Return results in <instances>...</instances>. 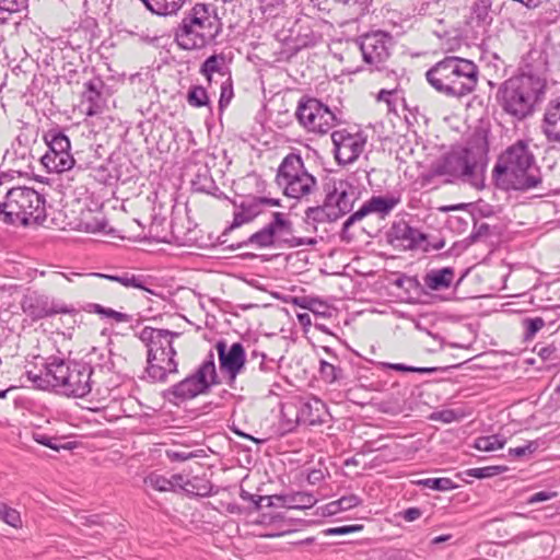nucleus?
<instances>
[{
    "label": "nucleus",
    "instance_id": "obj_1",
    "mask_svg": "<svg viewBox=\"0 0 560 560\" xmlns=\"http://www.w3.org/2000/svg\"><path fill=\"white\" fill-rule=\"evenodd\" d=\"M489 132L476 129L466 145L452 148L434 161L427 173L424 182H431L439 176H447V183L457 179L467 182L476 188L483 187V174L489 162Z\"/></svg>",
    "mask_w": 560,
    "mask_h": 560
},
{
    "label": "nucleus",
    "instance_id": "obj_2",
    "mask_svg": "<svg viewBox=\"0 0 560 560\" xmlns=\"http://www.w3.org/2000/svg\"><path fill=\"white\" fill-rule=\"evenodd\" d=\"M546 89V79L535 73L530 63H524L515 74L499 84L495 102L504 114L523 121L533 116L542 103Z\"/></svg>",
    "mask_w": 560,
    "mask_h": 560
},
{
    "label": "nucleus",
    "instance_id": "obj_3",
    "mask_svg": "<svg viewBox=\"0 0 560 560\" xmlns=\"http://www.w3.org/2000/svg\"><path fill=\"white\" fill-rule=\"evenodd\" d=\"M93 359L90 362L50 357L44 364L45 373L26 371L25 375L37 389L58 388L67 397L84 398L92 392Z\"/></svg>",
    "mask_w": 560,
    "mask_h": 560
},
{
    "label": "nucleus",
    "instance_id": "obj_4",
    "mask_svg": "<svg viewBox=\"0 0 560 560\" xmlns=\"http://www.w3.org/2000/svg\"><path fill=\"white\" fill-rule=\"evenodd\" d=\"M492 179L495 187L504 191H527L541 185L540 168L528 141L520 139L500 153Z\"/></svg>",
    "mask_w": 560,
    "mask_h": 560
},
{
    "label": "nucleus",
    "instance_id": "obj_5",
    "mask_svg": "<svg viewBox=\"0 0 560 560\" xmlns=\"http://www.w3.org/2000/svg\"><path fill=\"white\" fill-rule=\"evenodd\" d=\"M425 79L438 93L462 98L476 90L479 68L471 60L446 56L427 70Z\"/></svg>",
    "mask_w": 560,
    "mask_h": 560
},
{
    "label": "nucleus",
    "instance_id": "obj_6",
    "mask_svg": "<svg viewBox=\"0 0 560 560\" xmlns=\"http://www.w3.org/2000/svg\"><path fill=\"white\" fill-rule=\"evenodd\" d=\"M46 218V199L32 187L11 185L0 200V222L4 225L42 224Z\"/></svg>",
    "mask_w": 560,
    "mask_h": 560
},
{
    "label": "nucleus",
    "instance_id": "obj_7",
    "mask_svg": "<svg viewBox=\"0 0 560 560\" xmlns=\"http://www.w3.org/2000/svg\"><path fill=\"white\" fill-rule=\"evenodd\" d=\"M212 4L196 3L174 28V39L184 50L201 49L219 35L220 23Z\"/></svg>",
    "mask_w": 560,
    "mask_h": 560
},
{
    "label": "nucleus",
    "instance_id": "obj_8",
    "mask_svg": "<svg viewBox=\"0 0 560 560\" xmlns=\"http://www.w3.org/2000/svg\"><path fill=\"white\" fill-rule=\"evenodd\" d=\"M220 383L221 381L215 368L214 353L210 350L206 359L192 373L162 390L161 396L170 404L179 406L200 395L209 394L212 386Z\"/></svg>",
    "mask_w": 560,
    "mask_h": 560
},
{
    "label": "nucleus",
    "instance_id": "obj_9",
    "mask_svg": "<svg viewBox=\"0 0 560 560\" xmlns=\"http://www.w3.org/2000/svg\"><path fill=\"white\" fill-rule=\"evenodd\" d=\"M322 188L324 200L340 219L352 211L360 195L359 180L354 174L337 177L328 173L323 178Z\"/></svg>",
    "mask_w": 560,
    "mask_h": 560
},
{
    "label": "nucleus",
    "instance_id": "obj_10",
    "mask_svg": "<svg viewBox=\"0 0 560 560\" xmlns=\"http://www.w3.org/2000/svg\"><path fill=\"white\" fill-rule=\"evenodd\" d=\"M43 140L48 151L42 156L40 162L48 172L62 173L71 170L81 162V158H74L70 153L71 142L65 130L55 125L43 135Z\"/></svg>",
    "mask_w": 560,
    "mask_h": 560
},
{
    "label": "nucleus",
    "instance_id": "obj_11",
    "mask_svg": "<svg viewBox=\"0 0 560 560\" xmlns=\"http://www.w3.org/2000/svg\"><path fill=\"white\" fill-rule=\"evenodd\" d=\"M22 312L36 323L59 314L75 315L77 308L39 290L27 289L20 301Z\"/></svg>",
    "mask_w": 560,
    "mask_h": 560
},
{
    "label": "nucleus",
    "instance_id": "obj_12",
    "mask_svg": "<svg viewBox=\"0 0 560 560\" xmlns=\"http://www.w3.org/2000/svg\"><path fill=\"white\" fill-rule=\"evenodd\" d=\"M316 244L317 240L315 237L279 236L276 234L272 222L270 221L265 226L249 235L246 240L232 244L226 243L225 245H223V250L234 252L245 246H254L257 249L270 247L295 248L304 245L315 246Z\"/></svg>",
    "mask_w": 560,
    "mask_h": 560
},
{
    "label": "nucleus",
    "instance_id": "obj_13",
    "mask_svg": "<svg viewBox=\"0 0 560 560\" xmlns=\"http://www.w3.org/2000/svg\"><path fill=\"white\" fill-rule=\"evenodd\" d=\"M155 224L150 226L148 238L156 243L173 244L176 246H192L198 244L200 231L197 223L185 214H174L171 220V231L164 234L153 233Z\"/></svg>",
    "mask_w": 560,
    "mask_h": 560
},
{
    "label": "nucleus",
    "instance_id": "obj_14",
    "mask_svg": "<svg viewBox=\"0 0 560 560\" xmlns=\"http://www.w3.org/2000/svg\"><path fill=\"white\" fill-rule=\"evenodd\" d=\"M363 61L370 65L371 70L382 71L386 69L385 62L390 57L393 37L382 31L368 33L355 39Z\"/></svg>",
    "mask_w": 560,
    "mask_h": 560
},
{
    "label": "nucleus",
    "instance_id": "obj_15",
    "mask_svg": "<svg viewBox=\"0 0 560 560\" xmlns=\"http://www.w3.org/2000/svg\"><path fill=\"white\" fill-rule=\"evenodd\" d=\"M214 347L219 357L220 371L228 375V384L234 388L236 377L246 364L245 348L241 342H234L228 348L224 339L218 340Z\"/></svg>",
    "mask_w": 560,
    "mask_h": 560
},
{
    "label": "nucleus",
    "instance_id": "obj_16",
    "mask_svg": "<svg viewBox=\"0 0 560 560\" xmlns=\"http://www.w3.org/2000/svg\"><path fill=\"white\" fill-rule=\"evenodd\" d=\"M334 155L339 165L354 162L363 152L366 136L362 132L351 133L346 129L336 130L331 133Z\"/></svg>",
    "mask_w": 560,
    "mask_h": 560
},
{
    "label": "nucleus",
    "instance_id": "obj_17",
    "mask_svg": "<svg viewBox=\"0 0 560 560\" xmlns=\"http://www.w3.org/2000/svg\"><path fill=\"white\" fill-rule=\"evenodd\" d=\"M427 238L428 234L411 226L402 219L393 222L389 230L386 232L387 243L394 247H400L404 250L419 249Z\"/></svg>",
    "mask_w": 560,
    "mask_h": 560
},
{
    "label": "nucleus",
    "instance_id": "obj_18",
    "mask_svg": "<svg viewBox=\"0 0 560 560\" xmlns=\"http://www.w3.org/2000/svg\"><path fill=\"white\" fill-rule=\"evenodd\" d=\"M233 206L238 209L233 214V221L223 230L218 236L217 244L225 245L228 243V235L235 229L244 224L253 222L258 215L264 212L261 203L258 202V196H248L240 203L232 201Z\"/></svg>",
    "mask_w": 560,
    "mask_h": 560
},
{
    "label": "nucleus",
    "instance_id": "obj_19",
    "mask_svg": "<svg viewBox=\"0 0 560 560\" xmlns=\"http://www.w3.org/2000/svg\"><path fill=\"white\" fill-rule=\"evenodd\" d=\"M177 354L147 351L145 373L152 383H166L170 375L178 374Z\"/></svg>",
    "mask_w": 560,
    "mask_h": 560
},
{
    "label": "nucleus",
    "instance_id": "obj_20",
    "mask_svg": "<svg viewBox=\"0 0 560 560\" xmlns=\"http://www.w3.org/2000/svg\"><path fill=\"white\" fill-rule=\"evenodd\" d=\"M301 424L314 427L327 422L329 417L326 404L316 397L294 399Z\"/></svg>",
    "mask_w": 560,
    "mask_h": 560
},
{
    "label": "nucleus",
    "instance_id": "obj_21",
    "mask_svg": "<svg viewBox=\"0 0 560 560\" xmlns=\"http://www.w3.org/2000/svg\"><path fill=\"white\" fill-rule=\"evenodd\" d=\"M180 335L182 334L177 331L145 326L140 331L139 339L145 345L148 351L160 352L164 350V352L168 351V353L177 354L173 340Z\"/></svg>",
    "mask_w": 560,
    "mask_h": 560
},
{
    "label": "nucleus",
    "instance_id": "obj_22",
    "mask_svg": "<svg viewBox=\"0 0 560 560\" xmlns=\"http://www.w3.org/2000/svg\"><path fill=\"white\" fill-rule=\"evenodd\" d=\"M277 185L283 189L284 196L300 199L304 196H308L315 190L317 186V179L307 171H304L303 175H292L288 177L287 180H282L281 184Z\"/></svg>",
    "mask_w": 560,
    "mask_h": 560
},
{
    "label": "nucleus",
    "instance_id": "obj_23",
    "mask_svg": "<svg viewBox=\"0 0 560 560\" xmlns=\"http://www.w3.org/2000/svg\"><path fill=\"white\" fill-rule=\"evenodd\" d=\"M322 108V101L316 97L302 96L298 103L295 110V117L301 126L307 129L310 132L316 133L315 121L316 113H319Z\"/></svg>",
    "mask_w": 560,
    "mask_h": 560
},
{
    "label": "nucleus",
    "instance_id": "obj_24",
    "mask_svg": "<svg viewBox=\"0 0 560 560\" xmlns=\"http://www.w3.org/2000/svg\"><path fill=\"white\" fill-rule=\"evenodd\" d=\"M191 189L196 192H203L220 198L224 194L217 186L210 167L207 164H195V172L190 180Z\"/></svg>",
    "mask_w": 560,
    "mask_h": 560
},
{
    "label": "nucleus",
    "instance_id": "obj_25",
    "mask_svg": "<svg viewBox=\"0 0 560 560\" xmlns=\"http://www.w3.org/2000/svg\"><path fill=\"white\" fill-rule=\"evenodd\" d=\"M542 121L547 139L560 142V96L549 102Z\"/></svg>",
    "mask_w": 560,
    "mask_h": 560
},
{
    "label": "nucleus",
    "instance_id": "obj_26",
    "mask_svg": "<svg viewBox=\"0 0 560 560\" xmlns=\"http://www.w3.org/2000/svg\"><path fill=\"white\" fill-rule=\"evenodd\" d=\"M300 424V416L294 399L282 404L280 409V420L275 429V434L277 436H284L294 432Z\"/></svg>",
    "mask_w": 560,
    "mask_h": 560
},
{
    "label": "nucleus",
    "instance_id": "obj_27",
    "mask_svg": "<svg viewBox=\"0 0 560 560\" xmlns=\"http://www.w3.org/2000/svg\"><path fill=\"white\" fill-rule=\"evenodd\" d=\"M79 170H91V176L98 183L104 184L106 186H113L117 182L121 180L122 183L126 179H121L120 173L116 166H112L110 163L93 165L92 163H82L78 164Z\"/></svg>",
    "mask_w": 560,
    "mask_h": 560
},
{
    "label": "nucleus",
    "instance_id": "obj_28",
    "mask_svg": "<svg viewBox=\"0 0 560 560\" xmlns=\"http://www.w3.org/2000/svg\"><path fill=\"white\" fill-rule=\"evenodd\" d=\"M454 278L455 269L453 267H443L429 270L423 276V283L431 291H442L453 285Z\"/></svg>",
    "mask_w": 560,
    "mask_h": 560
},
{
    "label": "nucleus",
    "instance_id": "obj_29",
    "mask_svg": "<svg viewBox=\"0 0 560 560\" xmlns=\"http://www.w3.org/2000/svg\"><path fill=\"white\" fill-rule=\"evenodd\" d=\"M84 90L82 97L90 105L86 110L89 116H93L101 109L102 90L105 86L104 81L101 77L94 75L93 78L83 82Z\"/></svg>",
    "mask_w": 560,
    "mask_h": 560
},
{
    "label": "nucleus",
    "instance_id": "obj_30",
    "mask_svg": "<svg viewBox=\"0 0 560 560\" xmlns=\"http://www.w3.org/2000/svg\"><path fill=\"white\" fill-rule=\"evenodd\" d=\"M340 218L335 213L330 206L323 200L322 205L312 206L306 208L303 221L305 224L313 225V231H317V224L332 223Z\"/></svg>",
    "mask_w": 560,
    "mask_h": 560
},
{
    "label": "nucleus",
    "instance_id": "obj_31",
    "mask_svg": "<svg viewBox=\"0 0 560 560\" xmlns=\"http://www.w3.org/2000/svg\"><path fill=\"white\" fill-rule=\"evenodd\" d=\"M304 171L306 168L301 154L291 152L280 163L276 174V183L281 184L282 180H287L292 175H303Z\"/></svg>",
    "mask_w": 560,
    "mask_h": 560
},
{
    "label": "nucleus",
    "instance_id": "obj_32",
    "mask_svg": "<svg viewBox=\"0 0 560 560\" xmlns=\"http://www.w3.org/2000/svg\"><path fill=\"white\" fill-rule=\"evenodd\" d=\"M278 500H281V508L292 509V510H306L313 508L317 499L312 492L305 491H296L290 493H282V497H279Z\"/></svg>",
    "mask_w": 560,
    "mask_h": 560
},
{
    "label": "nucleus",
    "instance_id": "obj_33",
    "mask_svg": "<svg viewBox=\"0 0 560 560\" xmlns=\"http://www.w3.org/2000/svg\"><path fill=\"white\" fill-rule=\"evenodd\" d=\"M451 210H467L472 221H479L480 219L490 218L495 214L494 207L485 202L483 200H478L477 202L457 203L443 208V211Z\"/></svg>",
    "mask_w": 560,
    "mask_h": 560
},
{
    "label": "nucleus",
    "instance_id": "obj_34",
    "mask_svg": "<svg viewBox=\"0 0 560 560\" xmlns=\"http://www.w3.org/2000/svg\"><path fill=\"white\" fill-rule=\"evenodd\" d=\"M93 277L106 279L109 281L118 282L126 288H136L150 293H154L152 290L147 288L144 276L142 275H132L129 272H124L122 275H108L102 272H93L91 273Z\"/></svg>",
    "mask_w": 560,
    "mask_h": 560
},
{
    "label": "nucleus",
    "instance_id": "obj_35",
    "mask_svg": "<svg viewBox=\"0 0 560 560\" xmlns=\"http://www.w3.org/2000/svg\"><path fill=\"white\" fill-rule=\"evenodd\" d=\"M147 10L159 16L175 15L186 0H140Z\"/></svg>",
    "mask_w": 560,
    "mask_h": 560
},
{
    "label": "nucleus",
    "instance_id": "obj_36",
    "mask_svg": "<svg viewBox=\"0 0 560 560\" xmlns=\"http://www.w3.org/2000/svg\"><path fill=\"white\" fill-rule=\"evenodd\" d=\"M292 304L299 306L303 310L312 312L316 317H330L331 312L325 302L320 301L318 298L311 296H293Z\"/></svg>",
    "mask_w": 560,
    "mask_h": 560
},
{
    "label": "nucleus",
    "instance_id": "obj_37",
    "mask_svg": "<svg viewBox=\"0 0 560 560\" xmlns=\"http://www.w3.org/2000/svg\"><path fill=\"white\" fill-rule=\"evenodd\" d=\"M492 1L493 0H474L470 7L469 19L471 22H475L477 26L491 24L492 16L490 15V11L492 8Z\"/></svg>",
    "mask_w": 560,
    "mask_h": 560
},
{
    "label": "nucleus",
    "instance_id": "obj_38",
    "mask_svg": "<svg viewBox=\"0 0 560 560\" xmlns=\"http://www.w3.org/2000/svg\"><path fill=\"white\" fill-rule=\"evenodd\" d=\"M186 483L184 494L188 498H207L215 493L213 491V485L207 479L194 477L192 479H186Z\"/></svg>",
    "mask_w": 560,
    "mask_h": 560
},
{
    "label": "nucleus",
    "instance_id": "obj_39",
    "mask_svg": "<svg viewBox=\"0 0 560 560\" xmlns=\"http://www.w3.org/2000/svg\"><path fill=\"white\" fill-rule=\"evenodd\" d=\"M315 121H317L316 133L318 135H325L336 125L341 124V119L323 102L319 113H316Z\"/></svg>",
    "mask_w": 560,
    "mask_h": 560
},
{
    "label": "nucleus",
    "instance_id": "obj_40",
    "mask_svg": "<svg viewBox=\"0 0 560 560\" xmlns=\"http://www.w3.org/2000/svg\"><path fill=\"white\" fill-rule=\"evenodd\" d=\"M225 62V56L223 54H213L206 58V60L200 66V73L205 75L208 82L212 81V74L214 72L220 73L221 75H229V70L224 69L222 65Z\"/></svg>",
    "mask_w": 560,
    "mask_h": 560
},
{
    "label": "nucleus",
    "instance_id": "obj_41",
    "mask_svg": "<svg viewBox=\"0 0 560 560\" xmlns=\"http://www.w3.org/2000/svg\"><path fill=\"white\" fill-rule=\"evenodd\" d=\"M508 470L506 466H486L478 468H469L465 471L458 472L456 475L457 478L462 479L465 482H470L466 477H472L477 479H486L491 478Z\"/></svg>",
    "mask_w": 560,
    "mask_h": 560
},
{
    "label": "nucleus",
    "instance_id": "obj_42",
    "mask_svg": "<svg viewBox=\"0 0 560 560\" xmlns=\"http://www.w3.org/2000/svg\"><path fill=\"white\" fill-rule=\"evenodd\" d=\"M399 201L400 199L395 196H373L368 200L372 212L381 214L382 218L387 215Z\"/></svg>",
    "mask_w": 560,
    "mask_h": 560
},
{
    "label": "nucleus",
    "instance_id": "obj_43",
    "mask_svg": "<svg viewBox=\"0 0 560 560\" xmlns=\"http://www.w3.org/2000/svg\"><path fill=\"white\" fill-rule=\"evenodd\" d=\"M412 483L417 487L429 488L434 491H448L458 488V485L447 477L418 479L413 480Z\"/></svg>",
    "mask_w": 560,
    "mask_h": 560
},
{
    "label": "nucleus",
    "instance_id": "obj_44",
    "mask_svg": "<svg viewBox=\"0 0 560 560\" xmlns=\"http://www.w3.org/2000/svg\"><path fill=\"white\" fill-rule=\"evenodd\" d=\"M555 320H547L545 317H525L522 319V325L525 328L523 339L525 341L532 340L544 326H552Z\"/></svg>",
    "mask_w": 560,
    "mask_h": 560
},
{
    "label": "nucleus",
    "instance_id": "obj_45",
    "mask_svg": "<svg viewBox=\"0 0 560 560\" xmlns=\"http://www.w3.org/2000/svg\"><path fill=\"white\" fill-rule=\"evenodd\" d=\"M186 100L190 106L196 108L205 106L211 107V102L208 92L206 88H203L202 85H191L188 89Z\"/></svg>",
    "mask_w": 560,
    "mask_h": 560
},
{
    "label": "nucleus",
    "instance_id": "obj_46",
    "mask_svg": "<svg viewBox=\"0 0 560 560\" xmlns=\"http://www.w3.org/2000/svg\"><path fill=\"white\" fill-rule=\"evenodd\" d=\"M271 222L277 235L282 237L293 236V223L288 219L285 213L279 211L272 212Z\"/></svg>",
    "mask_w": 560,
    "mask_h": 560
},
{
    "label": "nucleus",
    "instance_id": "obj_47",
    "mask_svg": "<svg viewBox=\"0 0 560 560\" xmlns=\"http://www.w3.org/2000/svg\"><path fill=\"white\" fill-rule=\"evenodd\" d=\"M33 439L38 444L46 446L50 450L57 451V452L60 450L71 451L75 447L74 442H67V443L61 444V443H59V441L61 440L60 438L49 436V435L43 434V433H34Z\"/></svg>",
    "mask_w": 560,
    "mask_h": 560
},
{
    "label": "nucleus",
    "instance_id": "obj_48",
    "mask_svg": "<svg viewBox=\"0 0 560 560\" xmlns=\"http://www.w3.org/2000/svg\"><path fill=\"white\" fill-rule=\"evenodd\" d=\"M505 442V439L500 434L480 436L476 439L474 447L479 451L491 452L503 448Z\"/></svg>",
    "mask_w": 560,
    "mask_h": 560
},
{
    "label": "nucleus",
    "instance_id": "obj_49",
    "mask_svg": "<svg viewBox=\"0 0 560 560\" xmlns=\"http://www.w3.org/2000/svg\"><path fill=\"white\" fill-rule=\"evenodd\" d=\"M319 375L327 383H335L345 377L343 370L340 366L325 360L319 361Z\"/></svg>",
    "mask_w": 560,
    "mask_h": 560
},
{
    "label": "nucleus",
    "instance_id": "obj_50",
    "mask_svg": "<svg viewBox=\"0 0 560 560\" xmlns=\"http://www.w3.org/2000/svg\"><path fill=\"white\" fill-rule=\"evenodd\" d=\"M492 235V228L488 223H480L479 221H472L471 233L463 241L466 246H469L480 240H485Z\"/></svg>",
    "mask_w": 560,
    "mask_h": 560
},
{
    "label": "nucleus",
    "instance_id": "obj_51",
    "mask_svg": "<svg viewBox=\"0 0 560 560\" xmlns=\"http://www.w3.org/2000/svg\"><path fill=\"white\" fill-rule=\"evenodd\" d=\"M62 71H63L62 74L57 75L56 79H57V81L63 80L69 85L80 84L82 75H84L89 72L88 67H83L82 71L80 72L77 68L72 67L71 62H69L68 65H65L62 67Z\"/></svg>",
    "mask_w": 560,
    "mask_h": 560
},
{
    "label": "nucleus",
    "instance_id": "obj_52",
    "mask_svg": "<svg viewBox=\"0 0 560 560\" xmlns=\"http://www.w3.org/2000/svg\"><path fill=\"white\" fill-rule=\"evenodd\" d=\"M233 97V80L231 77V72H229L226 80L223 81L220 86L219 110L223 112L229 106Z\"/></svg>",
    "mask_w": 560,
    "mask_h": 560
},
{
    "label": "nucleus",
    "instance_id": "obj_53",
    "mask_svg": "<svg viewBox=\"0 0 560 560\" xmlns=\"http://www.w3.org/2000/svg\"><path fill=\"white\" fill-rule=\"evenodd\" d=\"M0 520L14 528L22 526L20 512L2 502H0Z\"/></svg>",
    "mask_w": 560,
    "mask_h": 560
},
{
    "label": "nucleus",
    "instance_id": "obj_54",
    "mask_svg": "<svg viewBox=\"0 0 560 560\" xmlns=\"http://www.w3.org/2000/svg\"><path fill=\"white\" fill-rule=\"evenodd\" d=\"M97 355L96 361L94 362L95 366L100 369L102 372H114L115 371V363L113 361V353L110 350L107 352H97L96 348H93L91 355Z\"/></svg>",
    "mask_w": 560,
    "mask_h": 560
},
{
    "label": "nucleus",
    "instance_id": "obj_55",
    "mask_svg": "<svg viewBox=\"0 0 560 560\" xmlns=\"http://www.w3.org/2000/svg\"><path fill=\"white\" fill-rule=\"evenodd\" d=\"M393 284L398 289L405 290L406 292L422 289L421 283L416 276H407L405 273L398 275V277L393 280Z\"/></svg>",
    "mask_w": 560,
    "mask_h": 560
},
{
    "label": "nucleus",
    "instance_id": "obj_56",
    "mask_svg": "<svg viewBox=\"0 0 560 560\" xmlns=\"http://www.w3.org/2000/svg\"><path fill=\"white\" fill-rule=\"evenodd\" d=\"M544 443L540 440L527 442L525 445L509 450V455L513 457H523L533 455Z\"/></svg>",
    "mask_w": 560,
    "mask_h": 560
},
{
    "label": "nucleus",
    "instance_id": "obj_57",
    "mask_svg": "<svg viewBox=\"0 0 560 560\" xmlns=\"http://www.w3.org/2000/svg\"><path fill=\"white\" fill-rule=\"evenodd\" d=\"M143 482L159 492H168V481L165 476L151 472L144 478Z\"/></svg>",
    "mask_w": 560,
    "mask_h": 560
},
{
    "label": "nucleus",
    "instance_id": "obj_58",
    "mask_svg": "<svg viewBox=\"0 0 560 560\" xmlns=\"http://www.w3.org/2000/svg\"><path fill=\"white\" fill-rule=\"evenodd\" d=\"M363 529L362 524H353V525H342L337 527H329L322 532L325 536H341V535H348L352 533H358Z\"/></svg>",
    "mask_w": 560,
    "mask_h": 560
},
{
    "label": "nucleus",
    "instance_id": "obj_59",
    "mask_svg": "<svg viewBox=\"0 0 560 560\" xmlns=\"http://www.w3.org/2000/svg\"><path fill=\"white\" fill-rule=\"evenodd\" d=\"M30 0H0V11L19 13L27 10Z\"/></svg>",
    "mask_w": 560,
    "mask_h": 560
},
{
    "label": "nucleus",
    "instance_id": "obj_60",
    "mask_svg": "<svg viewBox=\"0 0 560 560\" xmlns=\"http://www.w3.org/2000/svg\"><path fill=\"white\" fill-rule=\"evenodd\" d=\"M15 175L22 176V172L20 171H0V200L5 197V191L8 187H11Z\"/></svg>",
    "mask_w": 560,
    "mask_h": 560
},
{
    "label": "nucleus",
    "instance_id": "obj_61",
    "mask_svg": "<svg viewBox=\"0 0 560 560\" xmlns=\"http://www.w3.org/2000/svg\"><path fill=\"white\" fill-rule=\"evenodd\" d=\"M319 38H320V36L312 31L303 36L299 35L296 38V45L294 47V51L296 52V51L301 50L302 48L315 46L318 43Z\"/></svg>",
    "mask_w": 560,
    "mask_h": 560
},
{
    "label": "nucleus",
    "instance_id": "obj_62",
    "mask_svg": "<svg viewBox=\"0 0 560 560\" xmlns=\"http://www.w3.org/2000/svg\"><path fill=\"white\" fill-rule=\"evenodd\" d=\"M285 0H258L260 10L269 16H277L278 10L284 5Z\"/></svg>",
    "mask_w": 560,
    "mask_h": 560
},
{
    "label": "nucleus",
    "instance_id": "obj_63",
    "mask_svg": "<svg viewBox=\"0 0 560 560\" xmlns=\"http://www.w3.org/2000/svg\"><path fill=\"white\" fill-rule=\"evenodd\" d=\"M168 481V492L174 493H184L186 483V478L182 474H173L170 478H167Z\"/></svg>",
    "mask_w": 560,
    "mask_h": 560
},
{
    "label": "nucleus",
    "instance_id": "obj_64",
    "mask_svg": "<svg viewBox=\"0 0 560 560\" xmlns=\"http://www.w3.org/2000/svg\"><path fill=\"white\" fill-rule=\"evenodd\" d=\"M416 555L406 549H393L387 551L382 560H413Z\"/></svg>",
    "mask_w": 560,
    "mask_h": 560
}]
</instances>
